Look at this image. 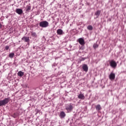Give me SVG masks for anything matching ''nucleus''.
Here are the masks:
<instances>
[{"mask_svg":"<svg viewBox=\"0 0 126 126\" xmlns=\"http://www.w3.org/2000/svg\"><path fill=\"white\" fill-rule=\"evenodd\" d=\"M9 102V97L5 98L2 100H0V107L5 106Z\"/></svg>","mask_w":126,"mask_h":126,"instance_id":"obj_1","label":"nucleus"},{"mask_svg":"<svg viewBox=\"0 0 126 126\" xmlns=\"http://www.w3.org/2000/svg\"><path fill=\"white\" fill-rule=\"evenodd\" d=\"M39 26L42 28H46L49 26V22L47 21H43L39 23Z\"/></svg>","mask_w":126,"mask_h":126,"instance_id":"obj_2","label":"nucleus"},{"mask_svg":"<svg viewBox=\"0 0 126 126\" xmlns=\"http://www.w3.org/2000/svg\"><path fill=\"white\" fill-rule=\"evenodd\" d=\"M73 109V107L72 106V104H71V103L67 104L65 106V109L67 111L68 113H70V112L72 111Z\"/></svg>","mask_w":126,"mask_h":126,"instance_id":"obj_3","label":"nucleus"},{"mask_svg":"<svg viewBox=\"0 0 126 126\" xmlns=\"http://www.w3.org/2000/svg\"><path fill=\"white\" fill-rule=\"evenodd\" d=\"M110 65L111 67H113V68H116V67H117V63L115 61L112 60L110 62Z\"/></svg>","mask_w":126,"mask_h":126,"instance_id":"obj_4","label":"nucleus"},{"mask_svg":"<svg viewBox=\"0 0 126 126\" xmlns=\"http://www.w3.org/2000/svg\"><path fill=\"white\" fill-rule=\"evenodd\" d=\"M109 78L110 80H114L115 78H116V74L113 72H111L109 76Z\"/></svg>","mask_w":126,"mask_h":126,"instance_id":"obj_5","label":"nucleus"},{"mask_svg":"<svg viewBox=\"0 0 126 126\" xmlns=\"http://www.w3.org/2000/svg\"><path fill=\"white\" fill-rule=\"evenodd\" d=\"M22 40H24L26 43H28L29 45V42H30V39H29V37L24 36L23 38H22Z\"/></svg>","mask_w":126,"mask_h":126,"instance_id":"obj_6","label":"nucleus"},{"mask_svg":"<svg viewBox=\"0 0 126 126\" xmlns=\"http://www.w3.org/2000/svg\"><path fill=\"white\" fill-rule=\"evenodd\" d=\"M78 42L80 45L83 46V45H85V41H84V39L82 38H80L78 39Z\"/></svg>","mask_w":126,"mask_h":126,"instance_id":"obj_7","label":"nucleus"},{"mask_svg":"<svg viewBox=\"0 0 126 126\" xmlns=\"http://www.w3.org/2000/svg\"><path fill=\"white\" fill-rule=\"evenodd\" d=\"M15 12H16V13H17L19 15H21V14L23 13V10H22V9L20 8H17L15 10Z\"/></svg>","mask_w":126,"mask_h":126,"instance_id":"obj_8","label":"nucleus"},{"mask_svg":"<svg viewBox=\"0 0 126 126\" xmlns=\"http://www.w3.org/2000/svg\"><path fill=\"white\" fill-rule=\"evenodd\" d=\"M82 68L84 70V71H85L86 72H87L88 71V66L86 64H83Z\"/></svg>","mask_w":126,"mask_h":126,"instance_id":"obj_9","label":"nucleus"},{"mask_svg":"<svg viewBox=\"0 0 126 126\" xmlns=\"http://www.w3.org/2000/svg\"><path fill=\"white\" fill-rule=\"evenodd\" d=\"M78 99H81V100H84L85 99V96L82 93H80V94L78 95Z\"/></svg>","mask_w":126,"mask_h":126,"instance_id":"obj_10","label":"nucleus"},{"mask_svg":"<svg viewBox=\"0 0 126 126\" xmlns=\"http://www.w3.org/2000/svg\"><path fill=\"white\" fill-rule=\"evenodd\" d=\"M101 14V10H97L95 13H94V15L96 16V18H98L99 16H100V14Z\"/></svg>","mask_w":126,"mask_h":126,"instance_id":"obj_11","label":"nucleus"},{"mask_svg":"<svg viewBox=\"0 0 126 126\" xmlns=\"http://www.w3.org/2000/svg\"><path fill=\"white\" fill-rule=\"evenodd\" d=\"M59 117H60V118H61V119H64V118H65V113H64V112H63V111H62L60 113Z\"/></svg>","mask_w":126,"mask_h":126,"instance_id":"obj_12","label":"nucleus"},{"mask_svg":"<svg viewBox=\"0 0 126 126\" xmlns=\"http://www.w3.org/2000/svg\"><path fill=\"white\" fill-rule=\"evenodd\" d=\"M57 33L58 35H63V30L59 29L57 30Z\"/></svg>","mask_w":126,"mask_h":126,"instance_id":"obj_13","label":"nucleus"},{"mask_svg":"<svg viewBox=\"0 0 126 126\" xmlns=\"http://www.w3.org/2000/svg\"><path fill=\"white\" fill-rule=\"evenodd\" d=\"M30 10H31V6L28 5L26 7V13H28Z\"/></svg>","mask_w":126,"mask_h":126,"instance_id":"obj_14","label":"nucleus"},{"mask_svg":"<svg viewBox=\"0 0 126 126\" xmlns=\"http://www.w3.org/2000/svg\"><path fill=\"white\" fill-rule=\"evenodd\" d=\"M24 75V72H22V71H20L18 72V76L20 77H22Z\"/></svg>","mask_w":126,"mask_h":126,"instance_id":"obj_15","label":"nucleus"},{"mask_svg":"<svg viewBox=\"0 0 126 126\" xmlns=\"http://www.w3.org/2000/svg\"><path fill=\"white\" fill-rule=\"evenodd\" d=\"M95 109L97 111H100V110H101L102 107H101L100 104H98L95 106Z\"/></svg>","mask_w":126,"mask_h":126,"instance_id":"obj_16","label":"nucleus"},{"mask_svg":"<svg viewBox=\"0 0 126 126\" xmlns=\"http://www.w3.org/2000/svg\"><path fill=\"white\" fill-rule=\"evenodd\" d=\"M31 35L32 36V37H34L35 38H37L38 36L35 32H32Z\"/></svg>","mask_w":126,"mask_h":126,"instance_id":"obj_17","label":"nucleus"},{"mask_svg":"<svg viewBox=\"0 0 126 126\" xmlns=\"http://www.w3.org/2000/svg\"><path fill=\"white\" fill-rule=\"evenodd\" d=\"M12 117L14 118H17V117H18V114L17 113H14L13 115H12Z\"/></svg>","mask_w":126,"mask_h":126,"instance_id":"obj_18","label":"nucleus"},{"mask_svg":"<svg viewBox=\"0 0 126 126\" xmlns=\"http://www.w3.org/2000/svg\"><path fill=\"white\" fill-rule=\"evenodd\" d=\"M98 47H99V45L94 43L93 45V48L94 49V50H95V49H97V48H98Z\"/></svg>","mask_w":126,"mask_h":126,"instance_id":"obj_19","label":"nucleus"},{"mask_svg":"<svg viewBox=\"0 0 126 126\" xmlns=\"http://www.w3.org/2000/svg\"><path fill=\"white\" fill-rule=\"evenodd\" d=\"M88 30H93V27L92 26H89L87 27Z\"/></svg>","mask_w":126,"mask_h":126,"instance_id":"obj_20","label":"nucleus"},{"mask_svg":"<svg viewBox=\"0 0 126 126\" xmlns=\"http://www.w3.org/2000/svg\"><path fill=\"white\" fill-rule=\"evenodd\" d=\"M9 57V58H11V59H12V58H13V57H14V53H10Z\"/></svg>","mask_w":126,"mask_h":126,"instance_id":"obj_21","label":"nucleus"},{"mask_svg":"<svg viewBox=\"0 0 126 126\" xmlns=\"http://www.w3.org/2000/svg\"><path fill=\"white\" fill-rule=\"evenodd\" d=\"M79 60H80V62H82L83 61H85V60H86V58H80Z\"/></svg>","mask_w":126,"mask_h":126,"instance_id":"obj_22","label":"nucleus"},{"mask_svg":"<svg viewBox=\"0 0 126 126\" xmlns=\"http://www.w3.org/2000/svg\"><path fill=\"white\" fill-rule=\"evenodd\" d=\"M5 50H8V49H9V46H5Z\"/></svg>","mask_w":126,"mask_h":126,"instance_id":"obj_23","label":"nucleus"},{"mask_svg":"<svg viewBox=\"0 0 126 126\" xmlns=\"http://www.w3.org/2000/svg\"><path fill=\"white\" fill-rule=\"evenodd\" d=\"M2 27V25L0 23V29Z\"/></svg>","mask_w":126,"mask_h":126,"instance_id":"obj_24","label":"nucleus"},{"mask_svg":"<svg viewBox=\"0 0 126 126\" xmlns=\"http://www.w3.org/2000/svg\"><path fill=\"white\" fill-rule=\"evenodd\" d=\"M88 126H90L89 125Z\"/></svg>","mask_w":126,"mask_h":126,"instance_id":"obj_25","label":"nucleus"}]
</instances>
